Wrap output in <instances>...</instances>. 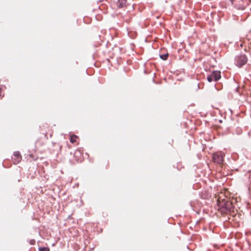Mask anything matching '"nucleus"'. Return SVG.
<instances>
[{"label":"nucleus","mask_w":251,"mask_h":251,"mask_svg":"<svg viewBox=\"0 0 251 251\" xmlns=\"http://www.w3.org/2000/svg\"><path fill=\"white\" fill-rule=\"evenodd\" d=\"M224 154L221 152H217L213 154L212 158L214 161L219 164H221L224 161Z\"/></svg>","instance_id":"f257e3e1"},{"label":"nucleus","mask_w":251,"mask_h":251,"mask_svg":"<svg viewBox=\"0 0 251 251\" xmlns=\"http://www.w3.org/2000/svg\"><path fill=\"white\" fill-rule=\"evenodd\" d=\"M236 65L239 67H241L243 65H245L247 62V58L244 55H241L236 58Z\"/></svg>","instance_id":"f03ea898"},{"label":"nucleus","mask_w":251,"mask_h":251,"mask_svg":"<svg viewBox=\"0 0 251 251\" xmlns=\"http://www.w3.org/2000/svg\"><path fill=\"white\" fill-rule=\"evenodd\" d=\"M13 156L14 157V158H13L14 163L17 164L19 163L22 159L20 152L15 151L13 153Z\"/></svg>","instance_id":"7ed1b4c3"},{"label":"nucleus","mask_w":251,"mask_h":251,"mask_svg":"<svg viewBox=\"0 0 251 251\" xmlns=\"http://www.w3.org/2000/svg\"><path fill=\"white\" fill-rule=\"evenodd\" d=\"M211 75L214 78V81H215L221 78V73L220 71H213Z\"/></svg>","instance_id":"20e7f679"},{"label":"nucleus","mask_w":251,"mask_h":251,"mask_svg":"<svg viewBox=\"0 0 251 251\" xmlns=\"http://www.w3.org/2000/svg\"><path fill=\"white\" fill-rule=\"evenodd\" d=\"M78 137L75 135H71L70 137V142L72 143L77 142Z\"/></svg>","instance_id":"39448f33"},{"label":"nucleus","mask_w":251,"mask_h":251,"mask_svg":"<svg viewBox=\"0 0 251 251\" xmlns=\"http://www.w3.org/2000/svg\"><path fill=\"white\" fill-rule=\"evenodd\" d=\"M126 3V0H119V4L118 5L119 8L123 7Z\"/></svg>","instance_id":"423d86ee"},{"label":"nucleus","mask_w":251,"mask_h":251,"mask_svg":"<svg viewBox=\"0 0 251 251\" xmlns=\"http://www.w3.org/2000/svg\"><path fill=\"white\" fill-rule=\"evenodd\" d=\"M168 55H169L168 53H166V54H164L163 55H160V57L162 59H163L164 60H166L167 59Z\"/></svg>","instance_id":"0eeeda50"},{"label":"nucleus","mask_w":251,"mask_h":251,"mask_svg":"<svg viewBox=\"0 0 251 251\" xmlns=\"http://www.w3.org/2000/svg\"><path fill=\"white\" fill-rule=\"evenodd\" d=\"M207 80L209 82H211L213 80H214V78L213 76H212L211 74L207 76Z\"/></svg>","instance_id":"6e6552de"},{"label":"nucleus","mask_w":251,"mask_h":251,"mask_svg":"<svg viewBox=\"0 0 251 251\" xmlns=\"http://www.w3.org/2000/svg\"><path fill=\"white\" fill-rule=\"evenodd\" d=\"M39 251H50V249L47 247H42L39 248Z\"/></svg>","instance_id":"1a4fd4ad"},{"label":"nucleus","mask_w":251,"mask_h":251,"mask_svg":"<svg viewBox=\"0 0 251 251\" xmlns=\"http://www.w3.org/2000/svg\"><path fill=\"white\" fill-rule=\"evenodd\" d=\"M3 96V95H2V92H1V88H0V98Z\"/></svg>","instance_id":"9d476101"},{"label":"nucleus","mask_w":251,"mask_h":251,"mask_svg":"<svg viewBox=\"0 0 251 251\" xmlns=\"http://www.w3.org/2000/svg\"><path fill=\"white\" fill-rule=\"evenodd\" d=\"M227 209H228V211H230V210H231V209H230V208L229 206H228V207H227Z\"/></svg>","instance_id":"9b49d317"},{"label":"nucleus","mask_w":251,"mask_h":251,"mask_svg":"<svg viewBox=\"0 0 251 251\" xmlns=\"http://www.w3.org/2000/svg\"><path fill=\"white\" fill-rule=\"evenodd\" d=\"M78 153H79V152H78ZM77 151H76V152H75V154H77Z\"/></svg>","instance_id":"f8f14e48"},{"label":"nucleus","mask_w":251,"mask_h":251,"mask_svg":"<svg viewBox=\"0 0 251 251\" xmlns=\"http://www.w3.org/2000/svg\"><path fill=\"white\" fill-rule=\"evenodd\" d=\"M231 0V1L232 2V3H233V0Z\"/></svg>","instance_id":"ddd939ff"},{"label":"nucleus","mask_w":251,"mask_h":251,"mask_svg":"<svg viewBox=\"0 0 251 251\" xmlns=\"http://www.w3.org/2000/svg\"><path fill=\"white\" fill-rule=\"evenodd\" d=\"M231 0V1L232 2V3H233V0Z\"/></svg>","instance_id":"4468645a"}]
</instances>
